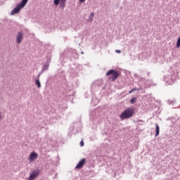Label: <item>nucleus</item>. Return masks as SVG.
<instances>
[{"mask_svg": "<svg viewBox=\"0 0 180 180\" xmlns=\"http://www.w3.org/2000/svg\"><path fill=\"white\" fill-rule=\"evenodd\" d=\"M36 85H37V88H41V84H40V79H37L35 82Z\"/></svg>", "mask_w": 180, "mask_h": 180, "instance_id": "nucleus-10", "label": "nucleus"}, {"mask_svg": "<svg viewBox=\"0 0 180 180\" xmlns=\"http://www.w3.org/2000/svg\"><path fill=\"white\" fill-rule=\"evenodd\" d=\"M1 114H0V120H1Z\"/></svg>", "mask_w": 180, "mask_h": 180, "instance_id": "nucleus-19", "label": "nucleus"}, {"mask_svg": "<svg viewBox=\"0 0 180 180\" xmlns=\"http://www.w3.org/2000/svg\"><path fill=\"white\" fill-rule=\"evenodd\" d=\"M28 1L29 0H22V1L11 11V15H13L16 13H19V12H20V9L26 6V4H27Z\"/></svg>", "mask_w": 180, "mask_h": 180, "instance_id": "nucleus-3", "label": "nucleus"}, {"mask_svg": "<svg viewBox=\"0 0 180 180\" xmlns=\"http://www.w3.org/2000/svg\"><path fill=\"white\" fill-rule=\"evenodd\" d=\"M86 0H79V4H84Z\"/></svg>", "mask_w": 180, "mask_h": 180, "instance_id": "nucleus-14", "label": "nucleus"}, {"mask_svg": "<svg viewBox=\"0 0 180 180\" xmlns=\"http://www.w3.org/2000/svg\"><path fill=\"white\" fill-rule=\"evenodd\" d=\"M67 3V0H54L53 4L56 5V6H60V8H62V9H64L65 8V4Z\"/></svg>", "mask_w": 180, "mask_h": 180, "instance_id": "nucleus-4", "label": "nucleus"}, {"mask_svg": "<svg viewBox=\"0 0 180 180\" xmlns=\"http://www.w3.org/2000/svg\"><path fill=\"white\" fill-rule=\"evenodd\" d=\"M132 91L134 92L136 91H140V89H132Z\"/></svg>", "mask_w": 180, "mask_h": 180, "instance_id": "nucleus-17", "label": "nucleus"}, {"mask_svg": "<svg viewBox=\"0 0 180 180\" xmlns=\"http://www.w3.org/2000/svg\"><path fill=\"white\" fill-rule=\"evenodd\" d=\"M80 146H81V147H84V141H82L80 142Z\"/></svg>", "mask_w": 180, "mask_h": 180, "instance_id": "nucleus-16", "label": "nucleus"}, {"mask_svg": "<svg viewBox=\"0 0 180 180\" xmlns=\"http://www.w3.org/2000/svg\"><path fill=\"white\" fill-rule=\"evenodd\" d=\"M120 76V73L113 69L108 70L106 73V77H109V79H112V81H116Z\"/></svg>", "mask_w": 180, "mask_h": 180, "instance_id": "nucleus-2", "label": "nucleus"}, {"mask_svg": "<svg viewBox=\"0 0 180 180\" xmlns=\"http://www.w3.org/2000/svg\"><path fill=\"white\" fill-rule=\"evenodd\" d=\"M85 164H86V159L85 158L82 159L75 167L76 169H81V168H82V167H84Z\"/></svg>", "mask_w": 180, "mask_h": 180, "instance_id": "nucleus-6", "label": "nucleus"}, {"mask_svg": "<svg viewBox=\"0 0 180 180\" xmlns=\"http://www.w3.org/2000/svg\"><path fill=\"white\" fill-rule=\"evenodd\" d=\"M22 39H23V34L22 32H18L17 36V43L20 44L22 43Z\"/></svg>", "mask_w": 180, "mask_h": 180, "instance_id": "nucleus-7", "label": "nucleus"}, {"mask_svg": "<svg viewBox=\"0 0 180 180\" xmlns=\"http://www.w3.org/2000/svg\"><path fill=\"white\" fill-rule=\"evenodd\" d=\"M131 103H134L136 102V98H131L130 100Z\"/></svg>", "mask_w": 180, "mask_h": 180, "instance_id": "nucleus-13", "label": "nucleus"}, {"mask_svg": "<svg viewBox=\"0 0 180 180\" xmlns=\"http://www.w3.org/2000/svg\"><path fill=\"white\" fill-rule=\"evenodd\" d=\"M37 175H39V173H38L37 172H32V173L30 175V176H29V178H28V180H33V179H34V178H36V176H37Z\"/></svg>", "mask_w": 180, "mask_h": 180, "instance_id": "nucleus-8", "label": "nucleus"}, {"mask_svg": "<svg viewBox=\"0 0 180 180\" xmlns=\"http://www.w3.org/2000/svg\"><path fill=\"white\" fill-rule=\"evenodd\" d=\"M134 91H133V90L131 89V91H129V94H131V93H133Z\"/></svg>", "mask_w": 180, "mask_h": 180, "instance_id": "nucleus-18", "label": "nucleus"}, {"mask_svg": "<svg viewBox=\"0 0 180 180\" xmlns=\"http://www.w3.org/2000/svg\"><path fill=\"white\" fill-rule=\"evenodd\" d=\"M176 46L177 49H179V47H180V38H179V39L177 40Z\"/></svg>", "mask_w": 180, "mask_h": 180, "instance_id": "nucleus-12", "label": "nucleus"}, {"mask_svg": "<svg viewBox=\"0 0 180 180\" xmlns=\"http://www.w3.org/2000/svg\"><path fill=\"white\" fill-rule=\"evenodd\" d=\"M155 126H156L155 137H157L160 135V126H158V124H156Z\"/></svg>", "mask_w": 180, "mask_h": 180, "instance_id": "nucleus-9", "label": "nucleus"}, {"mask_svg": "<svg viewBox=\"0 0 180 180\" xmlns=\"http://www.w3.org/2000/svg\"><path fill=\"white\" fill-rule=\"evenodd\" d=\"M134 115V108H128L125 109L123 112L121 113L120 117L122 120H126V119H130V117H133Z\"/></svg>", "mask_w": 180, "mask_h": 180, "instance_id": "nucleus-1", "label": "nucleus"}, {"mask_svg": "<svg viewBox=\"0 0 180 180\" xmlns=\"http://www.w3.org/2000/svg\"><path fill=\"white\" fill-rule=\"evenodd\" d=\"M94 16H95V13L92 12L91 13L90 15H89V19L91 20V22H92V19H94Z\"/></svg>", "mask_w": 180, "mask_h": 180, "instance_id": "nucleus-11", "label": "nucleus"}, {"mask_svg": "<svg viewBox=\"0 0 180 180\" xmlns=\"http://www.w3.org/2000/svg\"><path fill=\"white\" fill-rule=\"evenodd\" d=\"M39 158V154L36 152H32L29 156V161L30 162H33L35 160H37Z\"/></svg>", "mask_w": 180, "mask_h": 180, "instance_id": "nucleus-5", "label": "nucleus"}, {"mask_svg": "<svg viewBox=\"0 0 180 180\" xmlns=\"http://www.w3.org/2000/svg\"><path fill=\"white\" fill-rule=\"evenodd\" d=\"M115 53H117L118 54H120V53H122V51L120 50H115Z\"/></svg>", "mask_w": 180, "mask_h": 180, "instance_id": "nucleus-15", "label": "nucleus"}]
</instances>
